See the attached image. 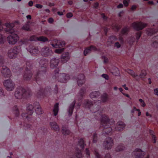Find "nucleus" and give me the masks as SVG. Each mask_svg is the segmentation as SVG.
I'll list each match as a JSON object with an SVG mask.
<instances>
[{"label": "nucleus", "mask_w": 158, "mask_h": 158, "mask_svg": "<svg viewBox=\"0 0 158 158\" xmlns=\"http://www.w3.org/2000/svg\"><path fill=\"white\" fill-rule=\"evenodd\" d=\"M101 102V101L98 100L93 103L92 102L86 100L83 105L84 107L89 109L92 113H96L97 115L95 116L96 119H98V117H100L101 124L104 128L102 135L107 136L109 133L112 131V129L111 128V126L114 123V121L113 119H109L107 115L102 114L103 109L100 108Z\"/></svg>", "instance_id": "nucleus-1"}, {"label": "nucleus", "mask_w": 158, "mask_h": 158, "mask_svg": "<svg viewBox=\"0 0 158 158\" xmlns=\"http://www.w3.org/2000/svg\"><path fill=\"white\" fill-rule=\"evenodd\" d=\"M37 61L39 62L40 68L38 71L35 74L34 73V79L38 85H40L39 81H41V77L45 74L46 72L47 64L48 63V61L45 58H41L38 59Z\"/></svg>", "instance_id": "nucleus-2"}, {"label": "nucleus", "mask_w": 158, "mask_h": 158, "mask_svg": "<svg viewBox=\"0 0 158 158\" xmlns=\"http://www.w3.org/2000/svg\"><path fill=\"white\" fill-rule=\"evenodd\" d=\"M59 69L55 70L52 76L54 79H56L58 81L62 83H66L70 79L68 74L64 73H59Z\"/></svg>", "instance_id": "nucleus-3"}, {"label": "nucleus", "mask_w": 158, "mask_h": 158, "mask_svg": "<svg viewBox=\"0 0 158 158\" xmlns=\"http://www.w3.org/2000/svg\"><path fill=\"white\" fill-rule=\"evenodd\" d=\"M26 65L23 78L25 80L28 81L32 77L31 72L30 70L32 66V61L30 60L27 61Z\"/></svg>", "instance_id": "nucleus-4"}, {"label": "nucleus", "mask_w": 158, "mask_h": 158, "mask_svg": "<svg viewBox=\"0 0 158 158\" xmlns=\"http://www.w3.org/2000/svg\"><path fill=\"white\" fill-rule=\"evenodd\" d=\"M28 94L29 96L30 95L29 93L24 88L19 87L16 89L15 92V96L17 99H20L23 97L26 98Z\"/></svg>", "instance_id": "nucleus-5"}, {"label": "nucleus", "mask_w": 158, "mask_h": 158, "mask_svg": "<svg viewBox=\"0 0 158 158\" xmlns=\"http://www.w3.org/2000/svg\"><path fill=\"white\" fill-rule=\"evenodd\" d=\"M3 64V57L0 55V69L1 73L5 77H9L11 76L10 71L6 66L2 65Z\"/></svg>", "instance_id": "nucleus-6"}, {"label": "nucleus", "mask_w": 158, "mask_h": 158, "mask_svg": "<svg viewBox=\"0 0 158 158\" xmlns=\"http://www.w3.org/2000/svg\"><path fill=\"white\" fill-rule=\"evenodd\" d=\"M51 90L50 86H48L46 87L44 90L43 89V88H40L38 92L37 93V96L38 98H42L45 95V94H48L50 93Z\"/></svg>", "instance_id": "nucleus-7"}, {"label": "nucleus", "mask_w": 158, "mask_h": 158, "mask_svg": "<svg viewBox=\"0 0 158 158\" xmlns=\"http://www.w3.org/2000/svg\"><path fill=\"white\" fill-rule=\"evenodd\" d=\"M3 84L7 91H12L15 88V83L10 79L6 80L3 82Z\"/></svg>", "instance_id": "nucleus-8"}, {"label": "nucleus", "mask_w": 158, "mask_h": 158, "mask_svg": "<svg viewBox=\"0 0 158 158\" xmlns=\"http://www.w3.org/2000/svg\"><path fill=\"white\" fill-rule=\"evenodd\" d=\"M19 39L18 35L16 34H12L7 37L8 43L10 44L14 45L16 44Z\"/></svg>", "instance_id": "nucleus-9"}, {"label": "nucleus", "mask_w": 158, "mask_h": 158, "mask_svg": "<svg viewBox=\"0 0 158 158\" xmlns=\"http://www.w3.org/2000/svg\"><path fill=\"white\" fill-rule=\"evenodd\" d=\"M34 107L32 105L28 104L27 107V113H23L21 114V116L23 119H27L28 120V117L27 114L31 115L34 112L33 109Z\"/></svg>", "instance_id": "nucleus-10"}, {"label": "nucleus", "mask_w": 158, "mask_h": 158, "mask_svg": "<svg viewBox=\"0 0 158 158\" xmlns=\"http://www.w3.org/2000/svg\"><path fill=\"white\" fill-rule=\"evenodd\" d=\"M113 140L111 138H107L104 142L103 145V147L106 150L110 149L113 145Z\"/></svg>", "instance_id": "nucleus-11"}, {"label": "nucleus", "mask_w": 158, "mask_h": 158, "mask_svg": "<svg viewBox=\"0 0 158 158\" xmlns=\"http://www.w3.org/2000/svg\"><path fill=\"white\" fill-rule=\"evenodd\" d=\"M147 26V24L142 22H134L132 24V26L137 31L141 30Z\"/></svg>", "instance_id": "nucleus-12"}, {"label": "nucleus", "mask_w": 158, "mask_h": 158, "mask_svg": "<svg viewBox=\"0 0 158 158\" xmlns=\"http://www.w3.org/2000/svg\"><path fill=\"white\" fill-rule=\"evenodd\" d=\"M132 155L135 158H142L144 155V152L139 148H136L132 153Z\"/></svg>", "instance_id": "nucleus-13"}, {"label": "nucleus", "mask_w": 158, "mask_h": 158, "mask_svg": "<svg viewBox=\"0 0 158 158\" xmlns=\"http://www.w3.org/2000/svg\"><path fill=\"white\" fill-rule=\"evenodd\" d=\"M41 53L43 56L48 57L52 54V51L49 48L44 47L41 49Z\"/></svg>", "instance_id": "nucleus-14"}, {"label": "nucleus", "mask_w": 158, "mask_h": 158, "mask_svg": "<svg viewBox=\"0 0 158 158\" xmlns=\"http://www.w3.org/2000/svg\"><path fill=\"white\" fill-rule=\"evenodd\" d=\"M129 31V28L127 27H124L123 28L120 34L119 35L118 40L120 42L123 43V35H126L128 34Z\"/></svg>", "instance_id": "nucleus-15"}, {"label": "nucleus", "mask_w": 158, "mask_h": 158, "mask_svg": "<svg viewBox=\"0 0 158 158\" xmlns=\"http://www.w3.org/2000/svg\"><path fill=\"white\" fill-rule=\"evenodd\" d=\"M6 28L5 29L6 31L8 33L12 34L15 31L14 27L15 26L14 23H6L5 24Z\"/></svg>", "instance_id": "nucleus-16"}, {"label": "nucleus", "mask_w": 158, "mask_h": 158, "mask_svg": "<svg viewBox=\"0 0 158 158\" xmlns=\"http://www.w3.org/2000/svg\"><path fill=\"white\" fill-rule=\"evenodd\" d=\"M85 89L86 88L83 87L80 90L79 92V94L80 96V97L78 99L79 101H81L82 99L83 96L85 93ZM81 105V102L80 101L79 102L77 103L76 106V108L77 109H78Z\"/></svg>", "instance_id": "nucleus-17"}, {"label": "nucleus", "mask_w": 158, "mask_h": 158, "mask_svg": "<svg viewBox=\"0 0 158 158\" xmlns=\"http://www.w3.org/2000/svg\"><path fill=\"white\" fill-rule=\"evenodd\" d=\"M76 79L77 81L78 85L81 86L85 83V77L83 74H81L79 75Z\"/></svg>", "instance_id": "nucleus-18"}, {"label": "nucleus", "mask_w": 158, "mask_h": 158, "mask_svg": "<svg viewBox=\"0 0 158 158\" xmlns=\"http://www.w3.org/2000/svg\"><path fill=\"white\" fill-rule=\"evenodd\" d=\"M55 42L56 43L55 44H51L52 47L55 48H60L64 46L65 45L64 41L60 40H58Z\"/></svg>", "instance_id": "nucleus-19"}, {"label": "nucleus", "mask_w": 158, "mask_h": 158, "mask_svg": "<svg viewBox=\"0 0 158 158\" xmlns=\"http://www.w3.org/2000/svg\"><path fill=\"white\" fill-rule=\"evenodd\" d=\"M34 108H36L35 112L37 115H40L43 113L42 110L38 102H35L34 104Z\"/></svg>", "instance_id": "nucleus-20"}, {"label": "nucleus", "mask_w": 158, "mask_h": 158, "mask_svg": "<svg viewBox=\"0 0 158 158\" xmlns=\"http://www.w3.org/2000/svg\"><path fill=\"white\" fill-rule=\"evenodd\" d=\"M59 58H53L50 61V67L52 69L56 68L59 62Z\"/></svg>", "instance_id": "nucleus-21"}, {"label": "nucleus", "mask_w": 158, "mask_h": 158, "mask_svg": "<svg viewBox=\"0 0 158 158\" xmlns=\"http://www.w3.org/2000/svg\"><path fill=\"white\" fill-rule=\"evenodd\" d=\"M69 59V53L68 52H66L63 53L61 55V62L62 63H66Z\"/></svg>", "instance_id": "nucleus-22"}, {"label": "nucleus", "mask_w": 158, "mask_h": 158, "mask_svg": "<svg viewBox=\"0 0 158 158\" xmlns=\"http://www.w3.org/2000/svg\"><path fill=\"white\" fill-rule=\"evenodd\" d=\"M21 51V47L20 46L15 47L13 48L10 49L9 53L11 52H13L14 55L16 56L17 55L20 53Z\"/></svg>", "instance_id": "nucleus-23"}, {"label": "nucleus", "mask_w": 158, "mask_h": 158, "mask_svg": "<svg viewBox=\"0 0 158 158\" xmlns=\"http://www.w3.org/2000/svg\"><path fill=\"white\" fill-rule=\"evenodd\" d=\"M97 50V48L91 45L85 49L84 54V55L86 56L88 53H90L92 51H95Z\"/></svg>", "instance_id": "nucleus-24"}, {"label": "nucleus", "mask_w": 158, "mask_h": 158, "mask_svg": "<svg viewBox=\"0 0 158 158\" xmlns=\"http://www.w3.org/2000/svg\"><path fill=\"white\" fill-rule=\"evenodd\" d=\"M125 126V124L123 122H119L118 123L116 127H115V129L116 131H121L123 130Z\"/></svg>", "instance_id": "nucleus-25"}, {"label": "nucleus", "mask_w": 158, "mask_h": 158, "mask_svg": "<svg viewBox=\"0 0 158 158\" xmlns=\"http://www.w3.org/2000/svg\"><path fill=\"white\" fill-rule=\"evenodd\" d=\"M76 102L75 100L72 103L70 104L69 106L68 109V112L69 113V116H71L72 114Z\"/></svg>", "instance_id": "nucleus-26"}, {"label": "nucleus", "mask_w": 158, "mask_h": 158, "mask_svg": "<svg viewBox=\"0 0 158 158\" xmlns=\"http://www.w3.org/2000/svg\"><path fill=\"white\" fill-rule=\"evenodd\" d=\"M50 125L52 129L55 131H59V128L57 123L55 122H52L50 123Z\"/></svg>", "instance_id": "nucleus-27"}, {"label": "nucleus", "mask_w": 158, "mask_h": 158, "mask_svg": "<svg viewBox=\"0 0 158 158\" xmlns=\"http://www.w3.org/2000/svg\"><path fill=\"white\" fill-rule=\"evenodd\" d=\"M29 52L31 55L35 56L39 52V51L38 48L33 47L30 50Z\"/></svg>", "instance_id": "nucleus-28"}, {"label": "nucleus", "mask_w": 158, "mask_h": 158, "mask_svg": "<svg viewBox=\"0 0 158 158\" xmlns=\"http://www.w3.org/2000/svg\"><path fill=\"white\" fill-rule=\"evenodd\" d=\"M158 31L157 29H148L147 30V33L148 35H151Z\"/></svg>", "instance_id": "nucleus-29"}, {"label": "nucleus", "mask_w": 158, "mask_h": 158, "mask_svg": "<svg viewBox=\"0 0 158 158\" xmlns=\"http://www.w3.org/2000/svg\"><path fill=\"white\" fill-rule=\"evenodd\" d=\"M59 110V103H56L53 109V113L54 116H56Z\"/></svg>", "instance_id": "nucleus-30"}, {"label": "nucleus", "mask_w": 158, "mask_h": 158, "mask_svg": "<svg viewBox=\"0 0 158 158\" xmlns=\"http://www.w3.org/2000/svg\"><path fill=\"white\" fill-rule=\"evenodd\" d=\"M108 95L104 93L101 96V100L102 102H106L108 100Z\"/></svg>", "instance_id": "nucleus-31"}, {"label": "nucleus", "mask_w": 158, "mask_h": 158, "mask_svg": "<svg viewBox=\"0 0 158 158\" xmlns=\"http://www.w3.org/2000/svg\"><path fill=\"white\" fill-rule=\"evenodd\" d=\"M100 93L99 91L92 92L90 94V97L92 98H97L100 95Z\"/></svg>", "instance_id": "nucleus-32"}, {"label": "nucleus", "mask_w": 158, "mask_h": 158, "mask_svg": "<svg viewBox=\"0 0 158 158\" xmlns=\"http://www.w3.org/2000/svg\"><path fill=\"white\" fill-rule=\"evenodd\" d=\"M82 155L80 150H78L76 154L75 155H73L71 156L70 158H81Z\"/></svg>", "instance_id": "nucleus-33"}, {"label": "nucleus", "mask_w": 158, "mask_h": 158, "mask_svg": "<svg viewBox=\"0 0 158 158\" xmlns=\"http://www.w3.org/2000/svg\"><path fill=\"white\" fill-rule=\"evenodd\" d=\"M78 145L82 149H83L85 143L84 140L83 139L81 138L78 141Z\"/></svg>", "instance_id": "nucleus-34"}, {"label": "nucleus", "mask_w": 158, "mask_h": 158, "mask_svg": "<svg viewBox=\"0 0 158 158\" xmlns=\"http://www.w3.org/2000/svg\"><path fill=\"white\" fill-rule=\"evenodd\" d=\"M38 37H36L35 35H32V36H31L30 37V39H29V40L27 39H25L24 40V41L23 42V43L24 42H25V41L27 42V41H29V40L31 41H38Z\"/></svg>", "instance_id": "nucleus-35"}, {"label": "nucleus", "mask_w": 158, "mask_h": 158, "mask_svg": "<svg viewBox=\"0 0 158 158\" xmlns=\"http://www.w3.org/2000/svg\"><path fill=\"white\" fill-rule=\"evenodd\" d=\"M62 132L64 135H68L70 133V131L66 127H62Z\"/></svg>", "instance_id": "nucleus-36"}, {"label": "nucleus", "mask_w": 158, "mask_h": 158, "mask_svg": "<svg viewBox=\"0 0 158 158\" xmlns=\"http://www.w3.org/2000/svg\"><path fill=\"white\" fill-rule=\"evenodd\" d=\"M13 110L14 111V113L15 114L16 117H18L19 115V111L17 106H15L13 108Z\"/></svg>", "instance_id": "nucleus-37"}, {"label": "nucleus", "mask_w": 158, "mask_h": 158, "mask_svg": "<svg viewBox=\"0 0 158 158\" xmlns=\"http://www.w3.org/2000/svg\"><path fill=\"white\" fill-rule=\"evenodd\" d=\"M149 133L151 135H152V138L153 140V143H155L156 142V137L155 135H154V132L151 130H149Z\"/></svg>", "instance_id": "nucleus-38"}, {"label": "nucleus", "mask_w": 158, "mask_h": 158, "mask_svg": "<svg viewBox=\"0 0 158 158\" xmlns=\"http://www.w3.org/2000/svg\"><path fill=\"white\" fill-rule=\"evenodd\" d=\"M10 49H9L8 52L7 54L8 56L10 59H14L16 57V56L14 54L13 52H11V53H9Z\"/></svg>", "instance_id": "nucleus-39"}, {"label": "nucleus", "mask_w": 158, "mask_h": 158, "mask_svg": "<svg viewBox=\"0 0 158 158\" xmlns=\"http://www.w3.org/2000/svg\"><path fill=\"white\" fill-rule=\"evenodd\" d=\"M38 40L39 41L45 42V41H48V39L45 37L41 36L38 37Z\"/></svg>", "instance_id": "nucleus-40"}, {"label": "nucleus", "mask_w": 158, "mask_h": 158, "mask_svg": "<svg viewBox=\"0 0 158 158\" xmlns=\"http://www.w3.org/2000/svg\"><path fill=\"white\" fill-rule=\"evenodd\" d=\"M125 147L122 144L118 145L116 148V151L117 152L120 151L124 150Z\"/></svg>", "instance_id": "nucleus-41"}, {"label": "nucleus", "mask_w": 158, "mask_h": 158, "mask_svg": "<svg viewBox=\"0 0 158 158\" xmlns=\"http://www.w3.org/2000/svg\"><path fill=\"white\" fill-rule=\"evenodd\" d=\"M127 73L131 75L132 77H136L137 76H138L136 74H135L134 72L131 70L128 69L127 70Z\"/></svg>", "instance_id": "nucleus-42"}, {"label": "nucleus", "mask_w": 158, "mask_h": 158, "mask_svg": "<svg viewBox=\"0 0 158 158\" xmlns=\"http://www.w3.org/2000/svg\"><path fill=\"white\" fill-rule=\"evenodd\" d=\"M112 26L113 29L117 31H119L120 28V26H118L116 24H113Z\"/></svg>", "instance_id": "nucleus-43"}, {"label": "nucleus", "mask_w": 158, "mask_h": 158, "mask_svg": "<svg viewBox=\"0 0 158 158\" xmlns=\"http://www.w3.org/2000/svg\"><path fill=\"white\" fill-rule=\"evenodd\" d=\"M22 28L24 30L29 31L30 30L29 26L27 24H25L23 26Z\"/></svg>", "instance_id": "nucleus-44"}, {"label": "nucleus", "mask_w": 158, "mask_h": 158, "mask_svg": "<svg viewBox=\"0 0 158 158\" xmlns=\"http://www.w3.org/2000/svg\"><path fill=\"white\" fill-rule=\"evenodd\" d=\"M97 140V134L95 133L93 136V142L94 143H96Z\"/></svg>", "instance_id": "nucleus-45"}, {"label": "nucleus", "mask_w": 158, "mask_h": 158, "mask_svg": "<svg viewBox=\"0 0 158 158\" xmlns=\"http://www.w3.org/2000/svg\"><path fill=\"white\" fill-rule=\"evenodd\" d=\"M64 48L56 49L55 50V52L58 53H60L64 51Z\"/></svg>", "instance_id": "nucleus-46"}, {"label": "nucleus", "mask_w": 158, "mask_h": 158, "mask_svg": "<svg viewBox=\"0 0 158 158\" xmlns=\"http://www.w3.org/2000/svg\"><path fill=\"white\" fill-rule=\"evenodd\" d=\"M94 154L97 158H101V156L99 154L98 152L96 151L95 150L94 152Z\"/></svg>", "instance_id": "nucleus-47"}, {"label": "nucleus", "mask_w": 158, "mask_h": 158, "mask_svg": "<svg viewBox=\"0 0 158 158\" xmlns=\"http://www.w3.org/2000/svg\"><path fill=\"white\" fill-rule=\"evenodd\" d=\"M146 75V73L145 71H142L140 74V77H143L145 76Z\"/></svg>", "instance_id": "nucleus-48"}, {"label": "nucleus", "mask_w": 158, "mask_h": 158, "mask_svg": "<svg viewBox=\"0 0 158 158\" xmlns=\"http://www.w3.org/2000/svg\"><path fill=\"white\" fill-rule=\"evenodd\" d=\"M4 36L2 34H0V44H2L3 43Z\"/></svg>", "instance_id": "nucleus-49"}, {"label": "nucleus", "mask_w": 158, "mask_h": 158, "mask_svg": "<svg viewBox=\"0 0 158 158\" xmlns=\"http://www.w3.org/2000/svg\"><path fill=\"white\" fill-rule=\"evenodd\" d=\"M123 2L124 5L125 7H127L129 5V1H127V0H124L123 1Z\"/></svg>", "instance_id": "nucleus-50"}, {"label": "nucleus", "mask_w": 158, "mask_h": 158, "mask_svg": "<svg viewBox=\"0 0 158 158\" xmlns=\"http://www.w3.org/2000/svg\"><path fill=\"white\" fill-rule=\"evenodd\" d=\"M102 77L105 78V79L108 80L109 78V77L108 75L105 74H102Z\"/></svg>", "instance_id": "nucleus-51"}, {"label": "nucleus", "mask_w": 158, "mask_h": 158, "mask_svg": "<svg viewBox=\"0 0 158 158\" xmlns=\"http://www.w3.org/2000/svg\"><path fill=\"white\" fill-rule=\"evenodd\" d=\"M141 35V33L140 32H138L136 34V39L139 40Z\"/></svg>", "instance_id": "nucleus-52"}, {"label": "nucleus", "mask_w": 158, "mask_h": 158, "mask_svg": "<svg viewBox=\"0 0 158 158\" xmlns=\"http://www.w3.org/2000/svg\"><path fill=\"white\" fill-rule=\"evenodd\" d=\"M153 46L156 48L158 47V42L157 41H155L153 42Z\"/></svg>", "instance_id": "nucleus-53"}, {"label": "nucleus", "mask_w": 158, "mask_h": 158, "mask_svg": "<svg viewBox=\"0 0 158 158\" xmlns=\"http://www.w3.org/2000/svg\"><path fill=\"white\" fill-rule=\"evenodd\" d=\"M54 93L55 94H57L58 93V87L57 85H55V88L53 90Z\"/></svg>", "instance_id": "nucleus-54"}, {"label": "nucleus", "mask_w": 158, "mask_h": 158, "mask_svg": "<svg viewBox=\"0 0 158 158\" xmlns=\"http://www.w3.org/2000/svg\"><path fill=\"white\" fill-rule=\"evenodd\" d=\"M35 6L38 9H41L43 7V5L41 4H37L35 5Z\"/></svg>", "instance_id": "nucleus-55"}, {"label": "nucleus", "mask_w": 158, "mask_h": 158, "mask_svg": "<svg viewBox=\"0 0 158 158\" xmlns=\"http://www.w3.org/2000/svg\"><path fill=\"white\" fill-rule=\"evenodd\" d=\"M73 16V14L71 13H68L67 14V17L70 18Z\"/></svg>", "instance_id": "nucleus-56"}, {"label": "nucleus", "mask_w": 158, "mask_h": 158, "mask_svg": "<svg viewBox=\"0 0 158 158\" xmlns=\"http://www.w3.org/2000/svg\"><path fill=\"white\" fill-rule=\"evenodd\" d=\"M101 16L103 19L104 20H106L107 19V17L104 14H101Z\"/></svg>", "instance_id": "nucleus-57"}, {"label": "nucleus", "mask_w": 158, "mask_h": 158, "mask_svg": "<svg viewBox=\"0 0 158 158\" xmlns=\"http://www.w3.org/2000/svg\"><path fill=\"white\" fill-rule=\"evenodd\" d=\"M115 46L117 48H120L121 45L118 42H116L115 44Z\"/></svg>", "instance_id": "nucleus-58"}, {"label": "nucleus", "mask_w": 158, "mask_h": 158, "mask_svg": "<svg viewBox=\"0 0 158 158\" xmlns=\"http://www.w3.org/2000/svg\"><path fill=\"white\" fill-rule=\"evenodd\" d=\"M23 126L27 128H30L31 126V125L30 124H24Z\"/></svg>", "instance_id": "nucleus-59"}, {"label": "nucleus", "mask_w": 158, "mask_h": 158, "mask_svg": "<svg viewBox=\"0 0 158 158\" xmlns=\"http://www.w3.org/2000/svg\"><path fill=\"white\" fill-rule=\"evenodd\" d=\"M85 152L86 153V154L87 155L89 156L90 153L89 150L88 148H87L85 149Z\"/></svg>", "instance_id": "nucleus-60"}, {"label": "nucleus", "mask_w": 158, "mask_h": 158, "mask_svg": "<svg viewBox=\"0 0 158 158\" xmlns=\"http://www.w3.org/2000/svg\"><path fill=\"white\" fill-rule=\"evenodd\" d=\"M48 22L49 23H52L53 22V19L52 18H50L48 20Z\"/></svg>", "instance_id": "nucleus-61"}, {"label": "nucleus", "mask_w": 158, "mask_h": 158, "mask_svg": "<svg viewBox=\"0 0 158 158\" xmlns=\"http://www.w3.org/2000/svg\"><path fill=\"white\" fill-rule=\"evenodd\" d=\"M123 5L122 3L119 4L117 6V7L118 8H123Z\"/></svg>", "instance_id": "nucleus-62"}, {"label": "nucleus", "mask_w": 158, "mask_h": 158, "mask_svg": "<svg viewBox=\"0 0 158 158\" xmlns=\"http://www.w3.org/2000/svg\"><path fill=\"white\" fill-rule=\"evenodd\" d=\"M154 92L155 94L158 96V89L156 88L154 89Z\"/></svg>", "instance_id": "nucleus-63"}, {"label": "nucleus", "mask_w": 158, "mask_h": 158, "mask_svg": "<svg viewBox=\"0 0 158 158\" xmlns=\"http://www.w3.org/2000/svg\"><path fill=\"white\" fill-rule=\"evenodd\" d=\"M104 158H111L110 154L107 153L105 155Z\"/></svg>", "instance_id": "nucleus-64"}]
</instances>
